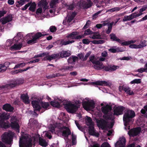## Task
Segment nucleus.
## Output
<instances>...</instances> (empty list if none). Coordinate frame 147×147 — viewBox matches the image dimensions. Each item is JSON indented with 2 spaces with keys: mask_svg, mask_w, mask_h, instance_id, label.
<instances>
[{
  "mask_svg": "<svg viewBox=\"0 0 147 147\" xmlns=\"http://www.w3.org/2000/svg\"><path fill=\"white\" fill-rule=\"evenodd\" d=\"M17 3H18V4H16V5L17 7H19L22 6L25 3L24 0H20L19 1H18Z\"/></svg>",
  "mask_w": 147,
  "mask_h": 147,
  "instance_id": "obj_46",
  "label": "nucleus"
},
{
  "mask_svg": "<svg viewBox=\"0 0 147 147\" xmlns=\"http://www.w3.org/2000/svg\"><path fill=\"white\" fill-rule=\"evenodd\" d=\"M75 41L74 40L71 41L68 40L67 41H65L64 40H62L60 44L62 45H66L70 43H72L74 42Z\"/></svg>",
  "mask_w": 147,
  "mask_h": 147,
  "instance_id": "obj_40",
  "label": "nucleus"
},
{
  "mask_svg": "<svg viewBox=\"0 0 147 147\" xmlns=\"http://www.w3.org/2000/svg\"><path fill=\"white\" fill-rule=\"evenodd\" d=\"M95 57L94 55H91L89 58V60L88 61V62H91L93 64H94L97 61V60H95Z\"/></svg>",
  "mask_w": 147,
  "mask_h": 147,
  "instance_id": "obj_45",
  "label": "nucleus"
},
{
  "mask_svg": "<svg viewBox=\"0 0 147 147\" xmlns=\"http://www.w3.org/2000/svg\"><path fill=\"white\" fill-rule=\"evenodd\" d=\"M12 136L9 133H5L2 136V141L5 144L10 145L12 141Z\"/></svg>",
  "mask_w": 147,
  "mask_h": 147,
  "instance_id": "obj_6",
  "label": "nucleus"
},
{
  "mask_svg": "<svg viewBox=\"0 0 147 147\" xmlns=\"http://www.w3.org/2000/svg\"><path fill=\"white\" fill-rule=\"evenodd\" d=\"M73 67L72 66H67L61 68L59 70L61 71L64 70V71H65L66 70H69L70 71H71L73 70Z\"/></svg>",
  "mask_w": 147,
  "mask_h": 147,
  "instance_id": "obj_37",
  "label": "nucleus"
},
{
  "mask_svg": "<svg viewBox=\"0 0 147 147\" xmlns=\"http://www.w3.org/2000/svg\"><path fill=\"white\" fill-rule=\"evenodd\" d=\"M75 123L78 129L80 131H82L83 129V127L80 126L79 123L77 122L76 121H75Z\"/></svg>",
  "mask_w": 147,
  "mask_h": 147,
  "instance_id": "obj_61",
  "label": "nucleus"
},
{
  "mask_svg": "<svg viewBox=\"0 0 147 147\" xmlns=\"http://www.w3.org/2000/svg\"><path fill=\"white\" fill-rule=\"evenodd\" d=\"M112 117V115H103V117L105 119L110 120L111 119Z\"/></svg>",
  "mask_w": 147,
  "mask_h": 147,
  "instance_id": "obj_56",
  "label": "nucleus"
},
{
  "mask_svg": "<svg viewBox=\"0 0 147 147\" xmlns=\"http://www.w3.org/2000/svg\"><path fill=\"white\" fill-rule=\"evenodd\" d=\"M32 140L30 138H27L24 136L20 138L19 142L20 147H31L32 146Z\"/></svg>",
  "mask_w": 147,
  "mask_h": 147,
  "instance_id": "obj_5",
  "label": "nucleus"
},
{
  "mask_svg": "<svg viewBox=\"0 0 147 147\" xmlns=\"http://www.w3.org/2000/svg\"><path fill=\"white\" fill-rule=\"evenodd\" d=\"M120 8L119 7H116L111 8L108 10V11L113 12L115 11H117L120 10Z\"/></svg>",
  "mask_w": 147,
  "mask_h": 147,
  "instance_id": "obj_49",
  "label": "nucleus"
},
{
  "mask_svg": "<svg viewBox=\"0 0 147 147\" xmlns=\"http://www.w3.org/2000/svg\"><path fill=\"white\" fill-rule=\"evenodd\" d=\"M81 102L79 100L75 101V104L68 103L65 105V108L67 111L70 113H75L76 112L80 106Z\"/></svg>",
  "mask_w": 147,
  "mask_h": 147,
  "instance_id": "obj_2",
  "label": "nucleus"
},
{
  "mask_svg": "<svg viewBox=\"0 0 147 147\" xmlns=\"http://www.w3.org/2000/svg\"><path fill=\"white\" fill-rule=\"evenodd\" d=\"M30 3H29V2L27 4H26V5H25L24 7H23L22 9V11H24L26 10L27 9V8L30 6Z\"/></svg>",
  "mask_w": 147,
  "mask_h": 147,
  "instance_id": "obj_64",
  "label": "nucleus"
},
{
  "mask_svg": "<svg viewBox=\"0 0 147 147\" xmlns=\"http://www.w3.org/2000/svg\"><path fill=\"white\" fill-rule=\"evenodd\" d=\"M48 34H42L40 32H37L32 36V39L28 40L27 43L28 44L30 45L36 43L37 42V40L39 39L40 37Z\"/></svg>",
  "mask_w": 147,
  "mask_h": 147,
  "instance_id": "obj_7",
  "label": "nucleus"
},
{
  "mask_svg": "<svg viewBox=\"0 0 147 147\" xmlns=\"http://www.w3.org/2000/svg\"><path fill=\"white\" fill-rule=\"evenodd\" d=\"M59 0H51L50 3V5L51 8H53L54 6L59 3Z\"/></svg>",
  "mask_w": 147,
  "mask_h": 147,
  "instance_id": "obj_38",
  "label": "nucleus"
},
{
  "mask_svg": "<svg viewBox=\"0 0 147 147\" xmlns=\"http://www.w3.org/2000/svg\"><path fill=\"white\" fill-rule=\"evenodd\" d=\"M79 32L77 31L73 32L69 34L66 36L67 39H72L73 40H78L82 38V35H78Z\"/></svg>",
  "mask_w": 147,
  "mask_h": 147,
  "instance_id": "obj_10",
  "label": "nucleus"
},
{
  "mask_svg": "<svg viewBox=\"0 0 147 147\" xmlns=\"http://www.w3.org/2000/svg\"><path fill=\"white\" fill-rule=\"evenodd\" d=\"M91 41H89L88 39L87 38H84L82 40L83 43L84 44L88 45Z\"/></svg>",
  "mask_w": 147,
  "mask_h": 147,
  "instance_id": "obj_55",
  "label": "nucleus"
},
{
  "mask_svg": "<svg viewBox=\"0 0 147 147\" xmlns=\"http://www.w3.org/2000/svg\"><path fill=\"white\" fill-rule=\"evenodd\" d=\"M92 83L93 85H97L105 86H109V82L105 81H97L96 82H92Z\"/></svg>",
  "mask_w": 147,
  "mask_h": 147,
  "instance_id": "obj_21",
  "label": "nucleus"
},
{
  "mask_svg": "<svg viewBox=\"0 0 147 147\" xmlns=\"http://www.w3.org/2000/svg\"><path fill=\"white\" fill-rule=\"evenodd\" d=\"M20 98L22 100L23 102L25 104H28L30 103L29 97L27 94H21Z\"/></svg>",
  "mask_w": 147,
  "mask_h": 147,
  "instance_id": "obj_22",
  "label": "nucleus"
},
{
  "mask_svg": "<svg viewBox=\"0 0 147 147\" xmlns=\"http://www.w3.org/2000/svg\"><path fill=\"white\" fill-rule=\"evenodd\" d=\"M3 109L7 111L11 112L13 111L14 108L10 104H6L3 106Z\"/></svg>",
  "mask_w": 147,
  "mask_h": 147,
  "instance_id": "obj_23",
  "label": "nucleus"
},
{
  "mask_svg": "<svg viewBox=\"0 0 147 147\" xmlns=\"http://www.w3.org/2000/svg\"><path fill=\"white\" fill-rule=\"evenodd\" d=\"M48 4L47 0H41L38 3V5L39 6H43L44 9H46L47 8V5Z\"/></svg>",
  "mask_w": 147,
  "mask_h": 147,
  "instance_id": "obj_25",
  "label": "nucleus"
},
{
  "mask_svg": "<svg viewBox=\"0 0 147 147\" xmlns=\"http://www.w3.org/2000/svg\"><path fill=\"white\" fill-rule=\"evenodd\" d=\"M141 79H135L132 81L130 83L131 84H140L141 83Z\"/></svg>",
  "mask_w": 147,
  "mask_h": 147,
  "instance_id": "obj_50",
  "label": "nucleus"
},
{
  "mask_svg": "<svg viewBox=\"0 0 147 147\" xmlns=\"http://www.w3.org/2000/svg\"><path fill=\"white\" fill-rule=\"evenodd\" d=\"M86 125L88 126L89 134L90 135L98 137V134L95 132L94 123L91 118L87 116V119L86 120Z\"/></svg>",
  "mask_w": 147,
  "mask_h": 147,
  "instance_id": "obj_3",
  "label": "nucleus"
},
{
  "mask_svg": "<svg viewBox=\"0 0 147 147\" xmlns=\"http://www.w3.org/2000/svg\"><path fill=\"white\" fill-rule=\"evenodd\" d=\"M91 42L93 44L98 45L104 43H105V41L103 40H93L91 41Z\"/></svg>",
  "mask_w": 147,
  "mask_h": 147,
  "instance_id": "obj_39",
  "label": "nucleus"
},
{
  "mask_svg": "<svg viewBox=\"0 0 147 147\" xmlns=\"http://www.w3.org/2000/svg\"><path fill=\"white\" fill-rule=\"evenodd\" d=\"M130 88L129 87H124L123 88V89L129 95H132L134 94L133 91H131Z\"/></svg>",
  "mask_w": 147,
  "mask_h": 147,
  "instance_id": "obj_32",
  "label": "nucleus"
},
{
  "mask_svg": "<svg viewBox=\"0 0 147 147\" xmlns=\"http://www.w3.org/2000/svg\"><path fill=\"white\" fill-rule=\"evenodd\" d=\"M71 134V131L69 129L63 130L62 132V135L65 137L68 138V136Z\"/></svg>",
  "mask_w": 147,
  "mask_h": 147,
  "instance_id": "obj_30",
  "label": "nucleus"
},
{
  "mask_svg": "<svg viewBox=\"0 0 147 147\" xmlns=\"http://www.w3.org/2000/svg\"><path fill=\"white\" fill-rule=\"evenodd\" d=\"M133 18L131 17V15H130L128 16H125L123 19V22L131 20Z\"/></svg>",
  "mask_w": 147,
  "mask_h": 147,
  "instance_id": "obj_47",
  "label": "nucleus"
},
{
  "mask_svg": "<svg viewBox=\"0 0 147 147\" xmlns=\"http://www.w3.org/2000/svg\"><path fill=\"white\" fill-rule=\"evenodd\" d=\"M0 22L2 23L3 25L5 24L6 23L9 22V21H7L6 18L5 17H3L0 20Z\"/></svg>",
  "mask_w": 147,
  "mask_h": 147,
  "instance_id": "obj_54",
  "label": "nucleus"
},
{
  "mask_svg": "<svg viewBox=\"0 0 147 147\" xmlns=\"http://www.w3.org/2000/svg\"><path fill=\"white\" fill-rule=\"evenodd\" d=\"M17 84V82L16 81H13L9 84H6L5 85H3L0 86V89H2L3 88H10L14 87Z\"/></svg>",
  "mask_w": 147,
  "mask_h": 147,
  "instance_id": "obj_18",
  "label": "nucleus"
},
{
  "mask_svg": "<svg viewBox=\"0 0 147 147\" xmlns=\"http://www.w3.org/2000/svg\"><path fill=\"white\" fill-rule=\"evenodd\" d=\"M110 39L112 40L113 41H115L119 42L120 43H121L122 40L119 39L116 36V35L114 33H111L110 35Z\"/></svg>",
  "mask_w": 147,
  "mask_h": 147,
  "instance_id": "obj_27",
  "label": "nucleus"
},
{
  "mask_svg": "<svg viewBox=\"0 0 147 147\" xmlns=\"http://www.w3.org/2000/svg\"><path fill=\"white\" fill-rule=\"evenodd\" d=\"M50 104L53 107H59L60 105V103L57 101H51Z\"/></svg>",
  "mask_w": 147,
  "mask_h": 147,
  "instance_id": "obj_41",
  "label": "nucleus"
},
{
  "mask_svg": "<svg viewBox=\"0 0 147 147\" xmlns=\"http://www.w3.org/2000/svg\"><path fill=\"white\" fill-rule=\"evenodd\" d=\"M93 5V3L91 0H86L82 2V6L84 9H88L91 7Z\"/></svg>",
  "mask_w": 147,
  "mask_h": 147,
  "instance_id": "obj_20",
  "label": "nucleus"
},
{
  "mask_svg": "<svg viewBox=\"0 0 147 147\" xmlns=\"http://www.w3.org/2000/svg\"><path fill=\"white\" fill-rule=\"evenodd\" d=\"M48 55H49V53L48 52H43L39 54L35 55L33 58H35L38 57H44Z\"/></svg>",
  "mask_w": 147,
  "mask_h": 147,
  "instance_id": "obj_36",
  "label": "nucleus"
},
{
  "mask_svg": "<svg viewBox=\"0 0 147 147\" xmlns=\"http://www.w3.org/2000/svg\"><path fill=\"white\" fill-rule=\"evenodd\" d=\"M70 55V53L67 51H62L60 53V56L62 58L68 57Z\"/></svg>",
  "mask_w": 147,
  "mask_h": 147,
  "instance_id": "obj_31",
  "label": "nucleus"
},
{
  "mask_svg": "<svg viewBox=\"0 0 147 147\" xmlns=\"http://www.w3.org/2000/svg\"><path fill=\"white\" fill-rule=\"evenodd\" d=\"M142 13H139L138 14H137L135 12L133 13H132L131 14V16L132 17L133 19L136 18L137 17H138L142 15Z\"/></svg>",
  "mask_w": 147,
  "mask_h": 147,
  "instance_id": "obj_48",
  "label": "nucleus"
},
{
  "mask_svg": "<svg viewBox=\"0 0 147 147\" xmlns=\"http://www.w3.org/2000/svg\"><path fill=\"white\" fill-rule=\"evenodd\" d=\"M49 106V103L42 102L41 103V106H40L41 107V112L42 113L47 109Z\"/></svg>",
  "mask_w": 147,
  "mask_h": 147,
  "instance_id": "obj_24",
  "label": "nucleus"
},
{
  "mask_svg": "<svg viewBox=\"0 0 147 147\" xmlns=\"http://www.w3.org/2000/svg\"><path fill=\"white\" fill-rule=\"evenodd\" d=\"M32 104L34 108V113L35 115H38V114L36 112V111H40V109H41V107L39 105V102L37 101L33 100L32 102Z\"/></svg>",
  "mask_w": 147,
  "mask_h": 147,
  "instance_id": "obj_16",
  "label": "nucleus"
},
{
  "mask_svg": "<svg viewBox=\"0 0 147 147\" xmlns=\"http://www.w3.org/2000/svg\"><path fill=\"white\" fill-rule=\"evenodd\" d=\"M5 18H6L7 21H9V22L11 21L12 20V15H9L8 16L5 17Z\"/></svg>",
  "mask_w": 147,
  "mask_h": 147,
  "instance_id": "obj_57",
  "label": "nucleus"
},
{
  "mask_svg": "<svg viewBox=\"0 0 147 147\" xmlns=\"http://www.w3.org/2000/svg\"><path fill=\"white\" fill-rule=\"evenodd\" d=\"M77 15V13L75 11L72 12L70 15L67 16L63 21V24L64 25L66 24V23H69L71 22Z\"/></svg>",
  "mask_w": 147,
  "mask_h": 147,
  "instance_id": "obj_14",
  "label": "nucleus"
},
{
  "mask_svg": "<svg viewBox=\"0 0 147 147\" xmlns=\"http://www.w3.org/2000/svg\"><path fill=\"white\" fill-rule=\"evenodd\" d=\"M28 67L26 68V69H19L18 70V73H22L23 71H27V70H28V69L32 68V67Z\"/></svg>",
  "mask_w": 147,
  "mask_h": 147,
  "instance_id": "obj_53",
  "label": "nucleus"
},
{
  "mask_svg": "<svg viewBox=\"0 0 147 147\" xmlns=\"http://www.w3.org/2000/svg\"><path fill=\"white\" fill-rule=\"evenodd\" d=\"M125 109V107L123 106L116 107L113 110V115L114 116H118L123 114Z\"/></svg>",
  "mask_w": 147,
  "mask_h": 147,
  "instance_id": "obj_13",
  "label": "nucleus"
},
{
  "mask_svg": "<svg viewBox=\"0 0 147 147\" xmlns=\"http://www.w3.org/2000/svg\"><path fill=\"white\" fill-rule=\"evenodd\" d=\"M136 42L135 40H128L127 41H125L124 42H122L121 43L122 46H127L129 45V47L131 49H140L138 45L131 44L135 43Z\"/></svg>",
  "mask_w": 147,
  "mask_h": 147,
  "instance_id": "obj_11",
  "label": "nucleus"
},
{
  "mask_svg": "<svg viewBox=\"0 0 147 147\" xmlns=\"http://www.w3.org/2000/svg\"><path fill=\"white\" fill-rule=\"evenodd\" d=\"M7 68V67L2 64H0V72L3 73L4 72Z\"/></svg>",
  "mask_w": 147,
  "mask_h": 147,
  "instance_id": "obj_44",
  "label": "nucleus"
},
{
  "mask_svg": "<svg viewBox=\"0 0 147 147\" xmlns=\"http://www.w3.org/2000/svg\"><path fill=\"white\" fill-rule=\"evenodd\" d=\"M91 52L89 51L85 55L84 57V59L82 60V61H85L87 59L88 57L91 54Z\"/></svg>",
  "mask_w": 147,
  "mask_h": 147,
  "instance_id": "obj_51",
  "label": "nucleus"
},
{
  "mask_svg": "<svg viewBox=\"0 0 147 147\" xmlns=\"http://www.w3.org/2000/svg\"><path fill=\"white\" fill-rule=\"evenodd\" d=\"M101 12V11H98L96 13L94 14L93 15V16H92V19H95L96 18H97L98 17V15Z\"/></svg>",
  "mask_w": 147,
  "mask_h": 147,
  "instance_id": "obj_60",
  "label": "nucleus"
},
{
  "mask_svg": "<svg viewBox=\"0 0 147 147\" xmlns=\"http://www.w3.org/2000/svg\"><path fill=\"white\" fill-rule=\"evenodd\" d=\"M94 68L97 70H101L103 69V70L107 71H112L115 70L118 67L115 65H109V66H104L103 63L99 61H97L93 64Z\"/></svg>",
  "mask_w": 147,
  "mask_h": 147,
  "instance_id": "obj_1",
  "label": "nucleus"
},
{
  "mask_svg": "<svg viewBox=\"0 0 147 147\" xmlns=\"http://www.w3.org/2000/svg\"><path fill=\"white\" fill-rule=\"evenodd\" d=\"M101 147H111V146L108 142H104L102 144Z\"/></svg>",
  "mask_w": 147,
  "mask_h": 147,
  "instance_id": "obj_63",
  "label": "nucleus"
},
{
  "mask_svg": "<svg viewBox=\"0 0 147 147\" xmlns=\"http://www.w3.org/2000/svg\"><path fill=\"white\" fill-rule=\"evenodd\" d=\"M94 32L91 30L90 29H88L84 31V35L86 36L88 35L93 34Z\"/></svg>",
  "mask_w": 147,
  "mask_h": 147,
  "instance_id": "obj_43",
  "label": "nucleus"
},
{
  "mask_svg": "<svg viewBox=\"0 0 147 147\" xmlns=\"http://www.w3.org/2000/svg\"><path fill=\"white\" fill-rule=\"evenodd\" d=\"M95 103L93 100L89 101H84L82 103L83 108L86 110H90L93 109L95 107Z\"/></svg>",
  "mask_w": 147,
  "mask_h": 147,
  "instance_id": "obj_8",
  "label": "nucleus"
},
{
  "mask_svg": "<svg viewBox=\"0 0 147 147\" xmlns=\"http://www.w3.org/2000/svg\"><path fill=\"white\" fill-rule=\"evenodd\" d=\"M22 47V43L19 44H15L14 45L11 46L10 47V50H20L21 49Z\"/></svg>",
  "mask_w": 147,
  "mask_h": 147,
  "instance_id": "obj_26",
  "label": "nucleus"
},
{
  "mask_svg": "<svg viewBox=\"0 0 147 147\" xmlns=\"http://www.w3.org/2000/svg\"><path fill=\"white\" fill-rule=\"evenodd\" d=\"M90 38H91L93 39H99L100 38V36L99 35H94L93 36H90Z\"/></svg>",
  "mask_w": 147,
  "mask_h": 147,
  "instance_id": "obj_62",
  "label": "nucleus"
},
{
  "mask_svg": "<svg viewBox=\"0 0 147 147\" xmlns=\"http://www.w3.org/2000/svg\"><path fill=\"white\" fill-rule=\"evenodd\" d=\"M97 125L98 127H100L102 129H105L107 127L108 122L105 120L102 119L96 120Z\"/></svg>",
  "mask_w": 147,
  "mask_h": 147,
  "instance_id": "obj_15",
  "label": "nucleus"
},
{
  "mask_svg": "<svg viewBox=\"0 0 147 147\" xmlns=\"http://www.w3.org/2000/svg\"><path fill=\"white\" fill-rule=\"evenodd\" d=\"M49 30L51 32H54L56 31L57 29L55 26H51L50 27Z\"/></svg>",
  "mask_w": 147,
  "mask_h": 147,
  "instance_id": "obj_52",
  "label": "nucleus"
},
{
  "mask_svg": "<svg viewBox=\"0 0 147 147\" xmlns=\"http://www.w3.org/2000/svg\"><path fill=\"white\" fill-rule=\"evenodd\" d=\"M11 122L10 125L12 129H15L19 130V131L20 126L18 122L17 119L15 117H11L10 120Z\"/></svg>",
  "mask_w": 147,
  "mask_h": 147,
  "instance_id": "obj_9",
  "label": "nucleus"
},
{
  "mask_svg": "<svg viewBox=\"0 0 147 147\" xmlns=\"http://www.w3.org/2000/svg\"><path fill=\"white\" fill-rule=\"evenodd\" d=\"M47 55L49 59V61H51V60L57 58L59 56V55L58 54H55L51 55Z\"/></svg>",
  "mask_w": 147,
  "mask_h": 147,
  "instance_id": "obj_33",
  "label": "nucleus"
},
{
  "mask_svg": "<svg viewBox=\"0 0 147 147\" xmlns=\"http://www.w3.org/2000/svg\"><path fill=\"white\" fill-rule=\"evenodd\" d=\"M141 44L138 45L139 48L141 49L146 47V40L141 39L140 41Z\"/></svg>",
  "mask_w": 147,
  "mask_h": 147,
  "instance_id": "obj_35",
  "label": "nucleus"
},
{
  "mask_svg": "<svg viewBox=\"0 0 147 147\" xmlns=\"http://www.w3.org/2000/svg\"><path fill=\"white\" fill-rule=\"evenodd\" d=\"M126 140L124 137L120 138L119 141L115 144L116 147H125Z\"/></svg>",
  "mask_w": 147,
  "mask_h": 147,
  "instance_id": "obj_17",
  "label": "nucleus"
},
{
  "mask_svg": "<svg viewBox=\"0 0 147 147\" xmlns=\"http://www.w3.org/2000/svg\"><path fill=\"white\" fill-rule=\"evenodd\" d=\"M29 3H30V4L28 9L29 10L32 12L35 11L36 6V3L35 2H32L31 1Z\"/></svg>",
  "mask_w": 147,
  "mask_h": 147,
  "instance_id": "obj_28",
  "label": "nucleus"
},
{
  "mask_svg": "<svg viewBox=\"0 0 147 147\" xmlns=\"http://www.w3.org/2000/svg\"><path fill=\"white\" fill-rule=\"evenodd\" d=\"M146 68H141L140 69H138L136 71V72H138L140 73H142L144 72H146Z\"/></svg>",
  "mask_w": 147,
  "mask_h": 147,
  "instance_id": "obj_58",
  "label": "nucleus"
},
{
  "mask_svg": "<svg viewBox=\"0 0 147 147\" xmlns=\"http://www.w3.org/2000/svg\"><path fill=\"white\" fill-rule=\"evenodd\" d=\"M75 6V3L74 2L69 5H66V7H67V9L71 10H73Z\"/></svg>",
  "mask_w": 147,
  "mask_h": 147,
  "instance_id": "obj_42",
  "label": "nucleus"
},
{
  "mask_svg": "<svg viewBox=\"0 0 147 147\" xmlns=\"http://www.w3.org/2000/svg\"><path fill=\"white\" fill-rule=\"evenodd\" d=\"M141 129L140 127H136L131 129L128 132V134L130 137H134L137 136L140 133Z\"/></svg>",
  "mask_w": 147,
  "mask_h": 147,
  "instance_id": "obj_12",
  "label": "nucleus"
},
{
  "mask_svg": "<svg viewBox=\"0 0 147 147\" xmlns=\"http://www.w3.org/2000/svg\"><path fill=\"white\" fill-rule=\"evenodd\" d=\"M135 115V113L133 110H128L126 111L123 115V117L125 125L126 126L131 121L132 118L134 117Z\"/></svg>",
  "mask_w": 147,
  "mask_h": 147,
  "instance_id": "obj_4",
  "label": "nucleus"
},
{
  "mask_svg": "<svg viewBox=\"0 0 147 147\" xmlns=\"http://www.w3.org/2000/svg\"><path fill=\"white\" fill-rule=\"evenodd\" d=\"M113 23L114 22H112L111 23L108 24V29L106 31V33L107 34H109L111 32Z\"/></svg>",
  "mask_w": 147,
  "mask_h": 147,
  "instance_id": "obj_34",
  "label": "nucleus"
},
{
  "mask_svg": "<svg viewBox=\"0 0 147 147\" xmlns=\"http://www.w3.org/2000/svg\"><path fill=\"white\" fill-rule=\"evenodd\" d=\"M147 8V5H145L142 7L139 10V12L140 13H142V12L145 11Z\"/></svg>",
  "mask_w": 147,
  "mask_h": 147,
  "instance_id": "obj_59",
  "label": "nucleus"
},
{
  "mask_svg": "<svg viewBox=\"0 0 147 147\" xmlns=\"http://www.w3.org/2000/svg\"><path fill=\"white\" fill-rule=\"evenodd\" d=\"M39 143L40 145L43 147H45L47 145L46 141L40 137L39 138Z\"/></svg>",
  "mask_w": 147,
  "mask_h": 147,
  "instance_id": "obj_29",
  "label": "nucleus"
},
{
  "mask_svg": "<svg viewBox=\"0 0 147 147\" xmlns=\"http://www.w3.org/2000/svg\"><path fill=\"white\" fill-rule=\"evenodd\" d=\"M111 107L108 104L103 106L101 108L102 112L105 115H107L108 113L111 111Z\"/></svg>",
  "mask_w": 147,
  "mask_h": 147,
  "instance_id": "obj_19",
  "label": "nucleus"
}]
</instances>
